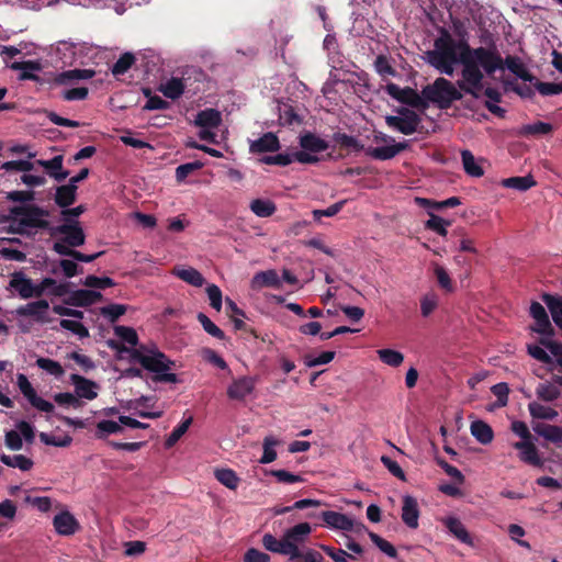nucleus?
<instances>
[{
  "label": "nucleus",
  "mask_w": 562,
  "mask_h": 562,
  "mask_svg": "<svg viewBox=\"0 0 562 562\" xmlns=\"http://www.w3.org/2000/svg\"><path fill=\"white\" fill-rule=\"evenodd\" d=\"M501 184L504 188L514 189L520 192L527 191L537 184L531 175L524 177H510L503 179Z\"/></svg>",
  "instance_id": "36"
},
{
  "label": "nucleus",
  "mask_w": 562,
  "mask_h": 562,
  "mask_svg": "<svg viewBox=\"0 0 562 562\" xmlns=\"http://www.w3.org/2000/svg\"><path fill=\"white\" fill-rule=\"evenodd\" d=\"M0 462L5 464L9 468L19 469L20 471L26 472L30 471L34 462L31 458L25 457L23 454H7L0 451Z\"/></svg>",
  "instance_id": "29"
},
{
  "label": "nucleus",
  "mask_w": 562,
  "mask_h": 562,
  "mask_svg": "<svg viewBox=\"0 0 562 562\" xmlns=\"http://www.w3.org/2000/svg\"><path fill=\"white\" fill-rule=\"evenodd\" d=\"M54 50L57 57L64 64H72L77 60V57L83 50V43L74 42L70 40L58 41L54 45Z\"/></svg>",
  "instance_id": "14"
},
{
  "label": "nucleus",
  "mask_w": 562,
  "mask_h": 562,
  "mask_svg": "<svg viewBox=\"0 0 562 562\" xmlns=\"http://www.w3.org/2000/svg\"><path fill=\"white\" fill-rule=\"evenodd\" d=\"M530 315L535 319L532 330L542 335V337H552L553 327L544 307L539 302H532L530 305Z\"/></svg>",
  "instance_id": "12"
},
{
  "label": "nucleus",
  "mask_w": 562,
  "mask_h": 562,
  "mask_svg": "<svg viewBox=\"0 0 562 562\" xmlns=\"http://www.w3.org/2000/svg\"><path fill=\"white\" fill-rule=\"evenodd\" d=\"M249 207L251 212L259 217L271 216L277 210L276 204L272 201L265 199L252 200Z\"/></svg>",
  "instance_id": "43"
},
{
  "label": "nucleus",
  "mask_w": 562,
  "mask_h": 562,
  "mask_svg": "<svg viewBox=\"0 0 562 562\" xmlns=\"http://www.w3.org/2000/svg\"><path fill=\"white\" fill-rule=\"evenodd\" d=\"M222 123V114L214 109L200 111L194 120V124L200 127L199 137L212 144H220L217 128Z\"/></svg>",
  "instance_id": "5"
},
{
  "label": "nucleus",
  "mask_w": 562,
  "mask_h": 562,
  "mask_svg": "<svg viewBox=\"0 0 562 562\" xmlns=\"http://www.w3.org/2000/svg\"><path fill=\"white\" fill-rule=\"evenodd\" d=\"M533 430L548 441L562 443V428L559 426L539 424L533 427Z\"/></svg>",
  "instance_id": "40"
},
{
  "label": "nucleus",
  "mask_w": 562,
  "mask_h": 562,
  "mask_svg": "<svg viewBox=\"0 0 562 562\" xmlns=\"http://www.w3.org/2000/svg\"><path fill=\"white\" fill-rule=\"evenodd\" d=\"M49 304L45 300L27 303L18 310L21 316L32 317L40 323H48L52 318L48 315Z\"/></svg>",
  "instance_id": "16"
},
{
  "label": "nucleus",
  "mask_w": 562,
  "mask_h": 562,
  "mask_svg": "<svg viewBox=\"0 0 562 562\" xmlns=\"http://www.w3.org/2000/svg\"><path fill=\"white\" fill-rule=\"evenodd\" d=\"M539 344H541L539 341ZM528 353L537 359L540 362L543 363H551L552 362V355L550 351L543 346V345H528L527 347Z\"/></svg>",
  "instance_id": "55"
},
{
  "label": "nucleus",
  "mask_w": 562,
  "mask_h": 562,
  "mask_svg": "<svg viewBox=\"0 0 562 562\" xmlns=\"http://www.w3.org/2000/svg\"><path fill=\"white\" fill-rule=\"evenodd\" d=\"M76 199V187L75 186H61L56 192V203L63 207H66L74 203Z\"/></svg>",
  "instance_id": "49"
},
{
  "label": "nucleus",
  "mask_w": 562,
  "mask_h": 562,
  "mask_svg": "<svg viewBox=\"0 0 562 562\" xmlns=\"http://www.w3.org/2000/svg\"><path fill=\"white\" fill-rule=\"evenodd\" d=\"M279 147V139L273 133H266L250 143V151L252 153L276 151Z\"/></svg>",
  "instance_id": "28"
},
{
  "label": "nucleus",
  "mask_w": 562,
  "mask_h": 562,
  "mask_svg": "<svg viewBox=\"0 0 562 562\" xmlns=\"http://www.w3.org/2000/svg\"><path fill=\"white\" fill-rule=\"evenodd\" d=\"M40 438L45 445L54 446V447H67L72 441L71 437L68 435L56 436V435H49L46 432H42L40 435Z\"/></svg>",
  "instance_id": "57"
},
{
  "label": "nucleus",
  "mask_w": 562,
  "mask_h": 562,
  "mask_svg": "<svg viewBox=\"0 0 562 562\" xmlns=\"http://www.w3.org/2000/svg\"><path fill=\"white\" fill-rule=\"evenodd\" d=\"M454 31L457 37L442 30L435 40L434 48L426 52L425 60L440 74L450 77L461 64V79L457 83L467 94L480 98L484 75L492 76L505 68L522 80H531L529 70L519 57L507 56L504 59L495 44L472 48L462 25L454 24Z\"/></svg>",
  "instance_id": "1"
},
{
  "label": "nucleus",
  "mask_w": 562,
  "mask_h": 562,
  "mask_svg": "<svg viewBox=\"0 0 562 562\" xmlns=\"http://www.w3.org/2000/svg\"><path fill=\"white\" fill-rule=\"evenodd\" d=\"M135 58L131 53L123 54L112 67V72L115 76L125 74L133 65Z\"/></svg>",
  "instance_id": "59"
},
{
  "label": "nucleus",
  "mask_w": 562,
  "mask_h": 562,
  "mask_svg": "<svg viewBox=\"0 0 562 562\" xmlns=\"http://www.w3.org/2000/svg\"><path fill=\"white\" fill-rule=\"evenodd\" d=\"M255 389V380L249 376L234 380L227 387V395L232 400L241 401Z\"/></svg>",
  "instance_id": "22"
},
{
  "label": "nucleus",
  "mask_w": 562,
  "mask_h": 562,
  "mask_svg": "<svg viewBox=\"0 0 562 562\" xmlns=\"http://www.w3.org/2000/svg\"><path fill=\"white\" fill-rule=\"evenodd\" d=\"M385 122L389 127L402 134L411 135L417 131L420 120L416 112L408 109H402L398 111L397 115L386 116Z\"/></svg>",
  "instance_id": "8"
},
{
  "label": "nucleus",
  "mask_w": 562,
  "mask_h": 562,
  "mask_svg": "<svg viewBox=\"0 0 562 562\" xmlns=\"http://www.w3.org/2000/svg\"><path fill=\"white\" fill-rule=\"evenodd\" d=\"M441 521L452 537H454L461 543H464L469 547H474L473 537L470 535V532L459 518L454 516H449L442 518Z\"/></svg>",
  "instance_id": "18"
},
{
  "label": "nucleus",
  "mask_w": 562,
  "mask_h": 562,
  "mask_svg": "<svg viewBox=\"0 0 562 562\" xmlns=\"http://www.w3.org/2000/svg\"><path fill=\"white\" fill-rule=\"evenodd\" d=\"M94 75L92 69H70L57 74L54 82L58 86H68L80 80L91 79Z\"/></svg>",
  "instance_id": "25"
},
{
  "label": "nucleus",
  "mask_w": 562,
  "mask_h": 562,
  "mask_svg": "<svg viewBox=\"0 0 562 562\" xmlns=\"http://www.w3.org/2000/svg\"><path fill=\"white\" fill-rule=\"evenodd\" d=\"M318 159L310 153L305 151H293L291 154H278L276 156L265 157L262 162L268 165H279V166H288L293 161H299L301 164H314Z\"/></svg>",
  "instance_id": "13"
},
{
  "label": "nucleus",
  "mask_w": 562,
  "mask_h": 562,
  "mask_svg": "<svg viewBox=\"0 0 562 562\" xmlns=\"http://www.w3.org/2000/svg\"><path fill=\"white\" fill-rule=\"evenodd\" d=\"M53 249L55 252H57L60 256H70L74 259L81 261V262H91L100 256V252L93 254V255L81 254L77 250L70 249L69 247L64 245V243H54Z\"/></svg>",
  "instance_id": "41"
},
{
  "label": "nucleus",
  "mask_w": 562,
  "mask_h": 562,
  "mask_svg": "<svg viewBox=\"0 0 562 562\" xmlns=\"http://www.w3.org/2000/svg\"><path fill=\"white\" fill-rule=\"evenodd\" d=\"M541 345H543L550 353L555 358L559 366L562 367V345L554 341L552 337H541L540 338Z\"/></svg>",
  "instance_id": "63"
},
{
  "label": "nucleus",
  "mask_w": 562,
  "mask_h": 562,
  "mask_svg": "<svg viewBox=\"0 0 562 562\" xmlns=\"http://www.w3.org/2000/svg\"><path fill=\"white\" fill-rule=\"evenodd\" d=\"M37 165L45 168L56 181H63L68 177V171H63V156H55L49 160H37Z\"/></svg>",
  "instance_id": "31"
},
{
  "label": "nucleus",
  "mask_w": 562,
  "mask_h": 562,
  "mask_svg": "<svg viewBox=\"0 0 562 562\" xmlns=\"http://www.w3.org/2000/svg\"><path fill=\"white\" fill-rule=\"evenodd\" d=\"M385 91L389 95L400 102L407 103L413 106H418L420 103V97L411 88H401L400 86L390 82L385 86Z\"/></svg>",
  "instance_id": "21"
},
{
  "label": "nucleus",
  "mask_w": 562,
  "mask_h": 562,
  "mask_svg": "<svg viewBox=\"0 0 562 562\" xmlns=\"http://www.w3.org/2000/svg\"><path fill=\"white\" fill-rule=\"evenodd\" d=\"M172 273L184 282L193 286H202L204 284L203 276L194 268L176 267Z\"/></svg>",
  "instance_id": "35"
},
{
  "label": "nucleus",
  "mask_w": 562,
  "mask_h": 562,
  "mask_svg": "<svg viewBox=\"0 0 562 562\" xmlns=\"http://www.w3.org/2000/svg\"><path fill=\"white\" fill-rule=\"evenodd\" d=\"M159 91L169 99H178L184 91L182 79L171 78L160 85Z\"/></svg>",
  "instance_id": "42"
},
{
  "label": "nucleus",
  "mask_w": 562,
  "mask_h": 562,
  "mask_svg": "<svg viewBox=\"0 0 562 562\" xmlns=\"http://www.w3.org/2000/svg\"><path fill=\"white\" fill-rule=\"evenodd\" d=\"M114 334L122 341L126 342L131 347H135L137 345L138 338L135 329L126 326H116L114 328Z\"/></svg>",
  "instance_id": "54"
},
{
  "label": "nucleus",
  "mask_w": 562,
  "mask_h": 562,
  "mask_svg": "<svg viewBox=\"0 0 562 562\" xmlns=\"http://www.w3.org/2000/svg\"><path fill=\"white\" fill-rule=\"evenodd\" d=\"M11 68L13 70H20V79L22 80H37L38 77L36 76V72L41 70V65L37 61H15L11 65Z\"/></svg>",
  "instance_id": "38"
},
{
  "label": "nucleus",
  "mask_w": 562,
  "mask_h": 562,
  "mask_svg": "<svg viewBox=\"0 0 562 562\" xmlns=\"http://www.w3.org/2000/svg\"><path fill=\"white\" fill-rule=\"evenodd\" d=\"M536 394L539 398L543 401L552 402L560 396V390L557 385L549 382H544L538 385Z\"/></svg>",
  "instance_id": "50"
},
{
  "label": "nucleus",
  "mask_w": 562,
  "mask_h": 562,
  "mask_svg": "<svg viewBox=\"0 0 562 562\" xmlns=\"http://www.w3.org/2000/svg\"><path fill=\"white\" fill-rule=\"evenodd\" d=\"M401 517L408 528L416 529L418 527L419 507L415 497L411 495L403 496Z\"/></svg>",
  "instance_id": "19"
},
{
  "label": "nucleus",
  "mask_w": 562,
  "mask_h": 562,
  "mask_svg": "<svg viewBox=\"0 0 562 562\" xmlns=\"http://www.w3.org/2000/svg\"><path fill=\"white\" fill-rule=\"evenodd\" d=\"M122 431L123 427L120 420L102 419L97 423L94 435L98 439H104L110 435L121 434Z\"/></svg>",
  "instance_id": "37"
},
{
  "label": "nucleus",
  "mask_w": 562,
  "mask_h": 562,
  "mask_svg": "<svg viewBox=\"0 0 562 562\" xmlns=\"http://www.w3.org/2000/svg\"><path fill=\"white\" fill-rule=\"evenodd\" d=\"M461 159L463 169L469 176L480 178L484 175V170L480 164V160L476 159L470 150H462Z\"/></svg>",
  "instance_id": "34"
},
{
  "label": "nucleus",
  "mask_w": 562,
  "mask_h": 562,
  "mask_svg": "<svg viewBox=\"0 0 562 562\" xmlns=\"http://www.w3.org/2000/svg\"><path fill=\"white\" fill-rule=\"evenodd\" d=\"M376 353L383 363L393 368L400 367L404 361V355L394 349H379Z\"/></svg>",
  "instance_id": "47"
},
{
  "label": "nucleus",
  "mask_w": 562,
  "mask_h": 562,
  "mask_svg": "<svg viewBox=\"0 0 562 562\" xmlns=\"http://www.w3.org/2000/svg\"><path fill=\"white\" fill-rule=\"evenodd\" d=\"M45 213L35 206H21L12 210L11 226L20 234H31L34 229L47 226Z\"/></svg>",
  "instance_id": "4"
},
{
  "label": "nucleus",
  "mask_w": 562,
  "mask_h": 562,
  "mask_svg": "<svg viewBox=\"0 0 562 562\" xmlns=\"http://www.w3.org/2000/svg\"><path fill=\"white\" fill-rule=\"evenodd\" d=\"M16 385L20 392L33 407L44 413H50L54 411L53 403L37 395L35 389L33 387L32 383L29 381L25 374L19 373L16 375Z\"/></svg>",
  "instance_id": "9"
},
{
  "label": "nucleus",
  "mask_w": 562,
  "mask_h": 562,
  "mask_svg": "<svg viewBox=\"0 0 562 562\" xmlns=\"http://www.w3.org/2000/svg\"><path fill=\"white\" fill-rule=\"evenodd\" d=\"M263 547L273 553L283 554L290 558V560H296L300 555V549L297 546H292L282 539H277L270 533H266L262 537Z\"/></svg>",
  "instance_id": "11"
},
{
  "label": "nucleus",
  "mask_w": 562,
  "mask_h": 562,
  "mask_svg": "<svg viewBox=\"0 0 562 562\" xmlns=\"http://www.w3.org/2000/svg\"><path fill=\"white\" fill-rule=\"evenodd\" d=\"M36 364L40 369L56 378L61 376L65 372L59 362L49 358H38Z\"/></svg>",
  "instance_id": "52"
},
{
  "label": "nucleus",
  "mask_w": 562,
  "mask_h": 562,
  "mask_svg": "<svg viewBox=\"0 0 562 562\" xmlns=\"http://www.w3.org/2000/svg\"><path fill=\"white\" fill-rule=\"evenodd\" d=\"M373 142L376 146L368 147L366 154L378 160L392 159L406 147V143H396L393 137L382 133L375 134Z\"/></svg>",
  "instance_id": "6"
},
{
  "label": "nucleus",
  "mask_w": 562,
  "mask_h": 562,
  "mask_svg": "<svg viewBox=\"0 0 562 562\" xmlns=\"http://www.w3.org/2000/svg\"><path fill=\"white\" fill-rule=\"evenodd\" d=\"M60 327L67 329L80 338L89 336L88 329L78 321L61 319L59 323Z\"/></svg>",
  "instance_id": "60"
},
{
  "label": "nucleus",
  "mask_w": 562,
  "mask_h": 562,
  "mask_svg": "<svg viewBox=\"0 0 562 562\" xmlns=\"http://www.w3.org/2000/svg\"><path fill=\"white\" fill-rule=\"evenodd\" d=\"M198 319L200 324L202 325L203 329L211 336L217 338V339H224L225 334L224 331L217 327L205 314L200 313L198 315Z\"/></svg>",
  "instance_id": "56"
},
{
  "label": "nucleus",
  "mask_w": 562,
  "mask_h": 562,
  "mask_svg": "<svg viewBox=\"0 0 562 562\" xmlns=\"http://www.w3.org/2000/svg\"><path fill=\"white\" fill-rule=\"evenodd\" d=\"M101 293L94 290H76L70 293L65 303L75 306H88L100 301Z\"/></svg>",
  "instance_id": "26"
},
{
  "label": "nucleus",
  "mask_w": 562,
  "mask_h": 562,
  "mask_svg": "<svg viewBox=\"0 0 562 562\" xmlns=\"http://www.w3.org/2000/svg\"><path fill=\"white\" fill-rule=\"evenodd\" d=\"M250 286L257 291L262 288L280 289L282 286V280L276 270L269 269L257 272L251 279Z\"/></svg>",
  "instance_id": "20"
},
{
  "label": "nucleus",
  "mask_w": 562,
  "mask_h": 562,
  "mask_svg": "<svg viewBox=\"0 0 562 562\" xmlns=\"http://www.w3.org/2000/svg\"><path fill=\"white\" fill-rule=\"evenodd\" d=\"M70 382L75 387V393L78 398H85L88 401L97 398L99 385L95 382L79 374H71Z\"/></svg>",
  "instance_id": "17"
},
{
  "label": "nucleus",
  "mask_w": 562,
  "mask_h": 562,
  "mask_svg": "<svg viewBox=\"0 0 562 562\" xmlns=\"http://www.w3.org/2000/svg\"><path fill=\"white\" fill-rule=\"evenodd\" d=\"M10 286L24 300L41 296L38 283H34L23 272H14L12 274Z\"/></svg>",
  "instance_id": "10"
},
{
  "label": "nucleus",
  "mask_w": 562,
  "mask_h": 562,
  "mask_svg": "<svg viewBox=\"0 0 562 562\" xmlns=\"http://www.w3.org/2000/svg\"><path fill=\"white\" fill-rule=\"evenodd\" d=\"M192 422V416H188L187 418H184L168 436V438L165 441V447L167 449L173 447L180 440V438L188 431Z\"/></svg>",
  "instance_id": "45"
},
{
  "label": "nucleus",
  "mask_w": 562,
  "mask_h": 562,
  "mask_svg": "<svg viewBox=\"0 0 562 562\" xmlns=\"http://www.w3.org/2000/svg\"><path fill=\"white\" fill-rule=\"evenodd\" d=\"M471 435L482 445H488L494 438L493 429L483 420H474L470 426Z\"/></svg>",
  "instance_id": "32"
},
{
  "label": "nucleus",
  "mask_w": 562,
  "mask_h": 562,
  "mask_svg": "<svg viewBox=\"0 0 562 562\" xmlns=\"http://www.w3.org/2000/svg\"><path fill=\"white\" fill-rule=\"evenodd\" d=\"M528 408H529L530 415L533 418L552 420L558 416V412L554 408L543 405V404H540L538 402L530 403L528 405Z\"/></svg>",
  "instance_id": "46"
},
{
  "label": "nucleus",
  "mask_w": 562,
  "mask_h": 562,
  "mask_svg": "<svg viewBox=\"0 0 562 562\" xmlns=\"http://www.w3.org/2000/svg\"><path fill=\"white\" fill-rule=\"evenodd\" d=\"M50 235L54 237L61 236L55 243H64L70 249L85 244L86 236L78 221L65 223L55 226L50 229Z\"/></svg>",
  "instance_id": "7"
},
{
  "label": "nucleus",
  "mask_w": 562,
  "mask_h": 562,
  "mask_svg": "<svg viewBox=\"0 0 562 562\" xmlns=\"http://www.w3.org/2000/svg\"><path fill=\"white\" fill-rule=\"evenodd\" d=\"M439 297L436 293L429 292L420 299V313L424 317H428L438 307Z\"/></svg>",
  "instance_id": "51"
},
{
  "label": "nucleus",
  "mask_w": 562,
  "mask_h": 562,
  "mask_svg": "<svg viewBox=\"0 0 562 562\" xmlns=\"http://www.w3.org/2000/svg\"><path fill=\"white\" fill-rule=\"evenodd\" d=\"M322 517L325 524L330 528L344 531H352L355 529L353 519L344 514L327 510L322 513Z\"/></svg>",
  "instance_id": "23"
},
{
  "label": "nucleus",
  "mask_w": 562,
  "mask_h": 562,
  "mask_svg": "<svg viewBox=\"0 0 562 562\" xmlns=\"http://www.w3.org/2000/svg\"><path fill=\"white\" fill-rule=\"evenodd\" d=\"M542 300L547 304L553 322L562 329V297L543 294Z\"/></svg>",
  "instance_id": "39"
},
{
  "label": "nucleus",
  "mask_w": 562,
  "mask_h": 562,
  "mask_svg": "<svg viewBox=\"0 0 562 562\" xmlns=\"http://www.w3.org/2000/svg\"><path fill=\"white\" fill-rule=\"evenodd\" d=\"M312 528L307 522H301L295 525L294 527L288 529L283 537L284 540L292 544L297 546V543L303 542L304 539L311 533Z\"/></svg>",
  "instance_id": "33"
},
{
  "label": "nucleus",
  "mask_w": 562,
  "mask_h": 562,
  "mask_svg": "<svg viewBox=\"0 0 562 562\" xmlns=\"http://www.w3.org/2000/svg\"><path fill=\"white\" fill-rule=\"evenodd\" d=\"M514 448L519 450L521 461L535 467H542L543 461L539 457L536 446L530 440L515 442Z\"/></svg>",
  "instance_id": "24"
},
{
  "label": "nucleus",
  "mask_w": 562,
  "mask_h": 562,
  "mask_svg": "<svg viewBox=\"0 0 562 562\" xmlns=\"http://www.w3.org/2000/svg\"><path fill=\"white\" fill-rule=\"evenodd\" d=\"M41 290V296L43 294L54 295V296H64L69 293V283H58L53 278H44L38 283Z\"/></svg>",
  "instance_id": "30"
},
{
  "label": "nucleus",
  "mask_w": 562,
  "mask_h": 562,
  "mask_svg": "<svg viewBox=\"0 0 562 562\" xmlns=\"http://www.w3.org/2000/svg\"><path fill=\"white\" fill-rule=\"evenodd\" d=\"M23 438L21 434L15 429L9 430L4 435V443L5 446L13 451H18L23 447Z\"/></svg>",
  "instance_id": "64"
},
{
  "label": "nucleus",
  "mask_w": 562,
  "mask_h": 562,
  "mask_svg": "<svg viewBox=\"0 0 562 562\" xmlns=\"http://www.w3.org/2000/svg\"><path fill=\"white\" fill-rule=\"evenodd\" d=\"M203 167V164L200 161H193L180 165L176 168V179L178 182H182L186 178L191 175L193 171L199 170Z\"/></svg>",
  "instance_id": "61"
},
{
  "label": "nucleus",
  "mask_w": 562,
  "mask_h": 562,
  "mask_svg": "<svg viewBox=\"0 0 562 562\" xmlns=\"http://www.w3.org/2000/svg\"><path fill=\"white\" fill-rule=\"evenodd\" d=\"M131 353V360L139 363L144 369L155 373L154 381L165 383H177V374L170 372L173 362L157 348L140 347L137 349H125Z\"/></svg>",
  "instance_id": "2"
},
{
  "label": "nucleus",
  "mask_w": 562,
  "mask_h": 562,
  "mask_svg": "<svg viewBox=\"0 0 562 562\" xmlns=\"http://www.w3.org/2000/svg\"><path fill=\"white\" fill-rule=\"evenodd\" d=\"M301 150L310 153L316 157V154L322 153L328 148V143L319 136L306 133L300 137Z\"/></svg>",
  "instance_id": "27"
},
{
  "label": "nucleus",
  "mask_w": 562,
  "mask_h": 562,
  "mask_svg": "<svg viewBox=\"0 0 562 562\" xmlns=\"http://www.w3.org/2000/svg\"><path fill=\"white\" fill-rule=\"evenodd\" d=\"M279 445L278 439L272 436H267L263 439V453L259 460L261 464H268L273 462L277 459V451L274 449L276 446Z\"/></svg>",
  "instance_id": "48"
},
{
  "label": "nucleus",
  "mask_w": 562,
  "mask_h": 562,
  "mask_svg": "<svg viewBox=\"0 0 562 562\" xmlns=\"http://www.w3.org/2000/svg\"><path fill=\"white\" fill-rule=\"evenodd\" d=\"M24 502L42 513H46L52 507V499L47 496L26 495Z\"/></svg>",
  "instance_id": "58"
},
{
  "label": "nucleus",
  "mask_w": 562,
  "mask_h": 562,
  "mask_svg": "<svg viewBox=\"0 0 562 562\" xmlns=\"http://www.w3.org/2000/svg\"><path fill=\"white\" fill-rule=\"evenodd\" d=\"M214 475L221 484L229 490H236L240 481L235 471L226 468L216 469Z\"/></svg>",
  "instance_id": "44"
},
{
  "label": "nucleus",
  "mask_w": 562,
  "mask_h": 562,
  "mask_svg": "<svg viewBox=\"0 0 562 562\" xmlns=\"http://www.w3.org/2000/svg\"><path fill=\"white\" fill-rule=\"evenodd\" d=\"M422 94L424 99L437 104L440 109H448L453 101L462 98L457 87L445 78H437L434 83L426 86Z\"/></svg>",
  "instance_id": "3"
},
{
  "label": "nucleus",
  "mask_w": 562,
  "mask_h": 562,
  "mask_svg": "<svg viewBox=\"0 0 562 562\" xmlns=\"http://www.w3.org/2000/svg\"><path fill=\"white\" fill-rule=\"evenodd\" d=\"M334 358H335V352L334 351H323L318 356H307L305 358V364L308 368H314V367H317V366L327 364L330 361H333Z\"/></svg>",
  "instance_id": "62"
},
{
  "label": "nucleus",
  "mask_w": 562,
  "mask_h": 562,
  "mask_svg": "<svg viewBox=\"0 0 562 562\" xmlns=\"http://www.w3.org/2000/svg\"><path fill=\"white\" fill-rule=\"evenodd\" d=\"M55 531L60 536H72L80 529V524L68 510H63L53 519Z\"/></svg>",
  "instance_id": "15"
},
{
  "label": "nucleus",
  "mask_w": 562,
  "mask_h": 562,
  "mask_svg": "<svg viewBox=\"0 0 562 562\" xmlns=\"http://www.w3.org/2000/svg\"><path fill=\"white\" fill-rule=\"evenodd\" d=\"M425 226L441 236H446L448 234L447 227L450 226V222L434 213H429V220L426 222Z\"/></svg>",
  "instance_id": "53"
}]
</instances>
